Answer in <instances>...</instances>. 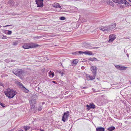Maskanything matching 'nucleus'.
<instances>
[{"instance_id":"nucleus-1","label":"nucleus","mask_w":131,"mask_h":131,"mask_svg":"<svg viewBox=\"0 0 131 131\" xmlns=\"http://www.w3.org/2000/svg\"><path fill=\"white\" fill-rule=\"evenodd\" d=\"M5 95L8 97L11 98L13 97L17 94V92L13 89H8L4 92Z\"/></svg>"},{"instance_id":"nucleus-2","label":"nucleus","mask_w":131,"mask_h":131,"mask_svg":"<svg viewBox=\"0 0 131 131\" xmlns=\"http://www.w3.org/2000/svg\"><path fill=\"white\" fill-rule=\"evenodd\" d=\"M116 26V25L115 23L113 25H110L109 26H102L100 28V30L103 31H107L110 30L114 28Z\"/></svg>"},{"instance_id":"nucleus-3","label":"nucleus","mask_w":131,"mask_h":131,"mask_svg":"<svg viewBox=\"0 0 131 131\" xmlns=\"http://www.w3.org/2000/svg\"><path fill=\"white\" fill-rule=\"evenodd\" d=\"M69 111H68L64 113L62 119V120L64 122H65L68 119L69 115Z\"/></svg>"},{"instance_id":"nucleus-4","label":"nucleus","mask_w":131,"mask_h":131,"mask_svg":"<svg viewBox=\"0 0 131 131\" xmlns=\"http://www.w3.org/2000/svg\"><path fill=\"white\" fill-rule=\"evenodd\" d=\"M35 2L38 7H41L43 5V0H36Z\"/></svg>"},{"instance_id":"nucleus-5","label":"nucleus","mask_w":131,"mask_h":131,"mask_svg":"<svg viewBox=\"0 0 131 131\" xmlns=\"http://www.w3.org/2000/svg\"><path fill=\"white\" fill-rule=\"evenodd\" d=\"M91 70L93 74L96 75L97 69L96 66H92L91 68Z\"/></svg>"},{"instance_id":"nucleus-6","label":"nucleus","mask_w":131,"mask_h":131,"mask_svg":"<svg viewBox=\"0 0 131 131\" xmlns=\"http://www.w3.org/2000/svg\"><path fill=\"white\" fill-rule=\"evenodd\" d=\"M115 66L117 69L121 70H125L127 68V67L122 66L115 65Z\"/></svg>"},{"instance_id":"nucleus-7","label":"nucleus","mask_w":131,"mask_h":131,"mask_svg":"<svg viewBox=\"0 0 131 131\" xmlns=\"http://www.w3.org/2000/svg\"><path fill=\"white\" fill-rule=\"evenodd\" d=\"M116 35L115 34L111 35L109 36V42H112L116 38Z\"/></svg>"},{"instance_id":"nucleus-8","label":"nucleus","mask_w":131,"mask_h":131,"mask_svg":"<svg viewBox=\"0 0 131 131\" xmlns=\"http://www.w3.org/2000/svg\"><path fill=\"white\" fill-rule=\"evenodd\" d=\"M30 106H31V108H33L35 106L36 102L35 100H32L30 101Z\"/></svg>"},{"instance_id":"nucleus-9","label":"nucleus","mask_w":131,"mask_h":131,"mask_svg":"<svg viewBox=\"0 0 131 131\" xmlns=\"http://www.w3.org/2000/svg\"><path fill=\"white\" fill-rule=\"evenodd\" d=\"M86 106L88 107L89 110L91 108L94 109L95 107V106L93 103H90L89 104V105H87Z\"/></svg>"},{"instance_id":"nucleus-10","label":"nucleus","mask_w":131,"mask_h":131,"mask_svg":"<svg viewBox=\"0 0 131 131\" xmlns=\"http://www.w3.org/2000/svg\"><path fill=\"white\" fill-rule=\"evenodd\" d=\"M30 48H34L38 47L39 45L35 43H33L30 44Z\"/></svg>"},{"instance_id":"nucleus-11","label":"nucleus","mask_w":131,"mask_h":131,"mask_svg":"<svg viewBox=\"0 0 131 131\" xmlns=\"http://www.w3.org/2000/svg\"><path fill=\"white\" fill-rule=\"evenodd\" d=\"M96 75L93 74V76H92L91 75H89L87 76V77L88 78H89V80H92L94 79L95 78Z\"/></svg>"},{"instance_id":"nucleus-12","label":"nucleus","mask_w":131,"mask_h":131,"mask_svg":"<svg viewBox=\"0 0 131 131\" xmlns=\"http://www.w3.org/2000/svg\"><path fill=\"white\" fill-rule=\"evenodd\" d=\"M23 47L25 49H29L30 48V44H25L23 46Z\"/></svg>"},{"instance_id":"nucleus-13","label":"nucleus","mask_w":131,"mask_h":131,"mask_svg":"<svg viewBox=\"0 0 131 131\" xmlns=\"http://www.w3.org/2000/svg\"><path fill=\"white\" fill-rule=\"evenodd\" d=\"M121 4H125L126 5L128 6L129 4L126 0H121Z\"/></svg>"},{"instance_id":"nucleus-14","label":"nucleus","mask_w":131,"mask_h":131,"mask_svg":"<svg viewBox=\"0 0 131 131\" xmlns=\"http://www.w3.org/2000/svg\"><path fill=\"white\" fill-rule=\"evenodd\" d=\"M49 77L51 78H52L54 76V73L51 71L49 72Z\"/></svg>"},{"instance_id":"nucleus-15","label":"nucleus","mask_w":131,"mask_h":131,"mask_svg":"<svg viewBox=\"0 0 131 131\" xmlns=\"http://www.w3.org/2000/svg\"><path fill=\"white\" fill-rule=\"evenodd\" d=\"M18 73L17 75V76L19 77H20L21 75L23 73V71L21 69H19Z\"/></svg>"},{"instance_id":"nucleus-16","label":"nucleus","mask_w":131,"mask_h":131,"mask_svg":"<svg viewBox=\"0 0 131 131\" xmlns=\"http://www.w3.org/2000/svg\"><path fill=\"white\" fill-rule=\"evenodd\" d=\"M84 53L85 54H86L88 55H92L93 53L91 51H86L84 52Z\"/></svg>"},{"instance_id":"nucleus-17","label":"nucleus","mask_w":131,"mask_h":131,"mask_svg":"<svg viewBox=\"0 0 131 131\" xmlns=\"http://www.w3.org/2000/svg\"><path fill=\"white\" fill-rule=\"evenodd\" d=\"M96 131H104V128L102 127H99L96 128Z\"/></svg>"},{"instance_id":"nucleus-18","label":"nucleus","mask_w":131,"mask_h":131,"mask_svg":"<svg viewBox=\"0 0 131 131\" xmlns=\"http://www.w3.org/2000/svg\"><path fill=\"white\" fill-rule=\"evenodd\" d=\"M19 69H13L12 70V72L13 73L17 75V73H18V71Z\"/></svg>"},{"instance_id":"nucleus-19","label":"nucleus","mask_w":131,"mask_h":131,"mask_svg":"<svg viewBox=\"0 0 131 131\" xmlns=\"http://www.w3.org/2000/svg\"><path fill=\"white\" fill-rule=\"evenodd\" d=\"M8 3L11 6H12L14 5V2L13 0H9L8 1Z\"/></svg>"},{"instance_id":"nucleus-20","label":"nucleus","mask_w":131,"mask_h":131,"mask_svg":"<svg viewBox=\"0 0 131 131\" xmlns=\"http://www.w3.org/2000/svg\"><path fill=\"white\" fill-rule=\"evenodd\" d=\"M17 83V85H19L21 88H25V86H23V84L20 82H18Z\"/></svg>"},{"instance_id":"nucleus-21","label":"nucleus","mask_w":131,"mask_h":131,"mask_svg":"<svg viewBox=\"0 0 131 131\" xmlns=\"http://www.w3.org/2000/svg\"><path fill=\"white\" fill-rule=\"evenodd\" d=\"M53 6L56 7H59V8H60V5L59 4L57 3H54V4H53Z\"/></svg>"},{"instance_id":"nucleus-22","label":"nucleus","mask_w":131,"mask_h":131,"mask_svg":"<svg viewBox=\"0 0 131 131\" xmlns=\"http://www.w3.org/2000/svg\"><path fill=\"white\" fill-rule=\"evenodd\" d=\"M115 129V127H114V126H111L108 128L107 129L110 131H112L113 130H114Z\"/></svg>"},{"instance_id":"nucleus-23","label":"nucleus","mask_w":131,"mask_h":131,"mask_svg":"<svg viewBox=\"0 0 131 131\" xmlns=\"http://www.w3.org/2000/svg\"><path fill=\"white\" fill-rule=\"evenodd\" d=\"M78 60L77 59L74 60L72 62V63L74 64L75 65H76L78 62Z\"/></svg>"},{"instance_id":"nucleus-24","label":"nucleus","mask_w":131,"mask_h":131,"mask_svg":"<svg viewBox=\"0 0 131 131\" xmlns=\"http://www.w3.org/2000/svg\"><path fill=\"white\" fill-rule=\"evenodd\" d=\"M113 1L115 3L121 4V0H113Z\"/></svg>"},{"instance_id":"nucleus-25","label":"nucleus","mask_w":131,"mask_h":131,"mask_svg":"<svg viewBox=\"0 0 131 131\" xmlns=\"http://www.w3.org/2000/svg\"><path fill=\"white\" fill-rule=\"evenodd\" d=\"M30 128V127L29 126H25L24 127V129L26 131L27 129H29Z\"/></svg>"},{"instance_id":"nucleus-26","label":"nucleus","mask_w":131,"mask_h":131,"mask_svg":"<svg viewBox=\"0 0 131 131\" xmlns=\"http://www.w3.org/2000/svg\"><path fill=\"white\" fill-rule=\"evenodd\" d=\"M23 89V90L24 91V92L26 93H27L29 92V90L26 89V88L25 87V88H22Z\"/></svg>"},{"instance_id":"nucleus-27","label":"nucleus","mask_w":131,"mask_h":131,"mask_svg":"<svg viewBox=\"0 0 131 131\" xmlns=\"http://www.w3.org/2000/svg\"><path fill=\"white\" fill-rule=\"evenodd\" d=\"M58 71V72L59 73H60L61 74L62 76L63 75V74H64V72H63L60 70H59V71Z\"/></svg>"},{"instance_id":"nucleus-28","label":"nucleus","mask_w":131,"mask_h":131,"mask_svg":"<svg viewBox=\"0 0 131 131\" xmlns=\"http://www.w3.org/2000/svg\"><path fill=\"white\" fill-rule=\"evenodd\" d=\"M106 2L107 3V4H110L111 2L110 1V0H106Z\"/></svg>"},{"instance_id":"nucleus-29","label":"nucleus","mask_w":131,"mask_h":131,"mask_svg":"<svg viewBox=\"0 0 131 131\" xmlns=\"http://www.w3.org/2000/svg\"><path fill=\"white\" fill-rule=\"evenodd\" d=\"M18 43L17 41H15L13 42V45L15 46H16L17 45Z\"/></svg>"},{"instance_id":"nucleus-30","label":"nucleus","mask_w":131,"mask_h":131,"mask_svg":"<svg viewBox=\"0 0 131 131\" xmlns=\"http://www.w3.org/2000/svg\"><path fill=\"white\" fill-rule=\"evenodd\" d=\"M0 104L1 105V106H2L3 107H5V104H4V103H1V102H0Z\"/></svg>"},{"instance_id":"nucleus-31","label":"nucleus","mask_w":131,"mask_h":131,"mask_svg":"<svg viewBox=\"0 0 131 131\" xmlns=\"http://www.w3.org/2000/svg\"><path fill=\"white\" fill-rule=\"evenodd\" d=\"M65 19V17H60V19L61 20H64Z\"/></svg>"},{"instance_id":"nucleus-32","label":"nucleus","mask_w":131,"mask_h":131,"mask_svg":"<svg viewBox=\"0 0 131 131\" xmlns=\"http://www.w3.org/2000/svg\"><path fill=\"white\" fill-rule=\"evenodd\" d=\"M8 37H8L6 36H3L2 37V38L3 39H7Z\"/></svg>"},{"instance_id":"nucleus-33","label":"nucleus","mask_w":131,"mask_h":131,"mask_svg":"<svg viewBox=\"0 0 131 131\" xmlns=\"http://www.w3.org/2000/svg\"><path fill=\"white\" fill-rule=\"evenodd\" d=\"M72 54L74 55H76L78 54V52H74Z\"/></svg>"},{"instance_id":"nucleus-34","label":"nucleus","mask_w":131,"mask_h":131,"mask_svg":"<svg viewBox=\"0 0 131 131\" xmlns=\"http://www.w3.org/2000/svg\"><path fill=\"white\" fill-rule=\"evenodd\" d=\"M78 52V53H79L80 54H81L82 53H84V52H82L81 51H79Z\"/></svg>"},{"instance_id":"nucleus-35","label":"nucleus","mask_w":131,"mask_h":131,"mask_svg":"<svg viewBox=\"0 0 131 131\" xmlns=\"http://www.w3.org/2000/svg\"><path fill=\"white\" fill-rule=\"evenodd\" d=\"M0 85H1L2 86H4V84L2 83L1 82H0Z\"/></svg>"},{"instance_id":"nucleus-36","label":"nucleus","mask_w":131,"mask_h":131,"mask_svg":"<svg viewBox=\"0 0 131 131\" xmlns=\"http://www.w3.org/2000/svg\"><path fill=\"white\" fill-rule=\"evenodd\" d=\"M6 31H7V32H7V33H12V32L11 31H9V30H7Z\"/></svg>"},{"instance_id":"nucleus-37","label":"nucleus","mask_w":131,"mask_h":131,"mask_svg":"<svg viewBox=\"0 0 131 131\" xmlns=\"http://www.w3.org/2000/svg\"><path fill=\"white\" fill-rule=\"evenodd\" d=\"M40 37H40V36H37L36 37H34V38H37L38 39H39V38H40Z\"/></svg>"},{"instance_id":"nucleus-38","label":"nucleus","mask_w":131,"mask_h":131,"mask_svg":"<svg viewBox=\"0 0 131 131\" xmlns=\"http://www.w3.org/2000/svg\"><path fill=\"white\" fill-rule=\"evenodd\" d=\"M42 109V108L41 107H39L38 108L39 110V111H41Z\"/></svg>"},{"instance_id":"nucleus-39","label":"nucleus","mask_w":131,"mask_h":131,"mask_svg":"<svg viewBox=\"0 0 131 131\" xmlns=\"http://www.w3.org/2000/svg\"><path fill=\"white\" fill-rule=\"evenodd\" d=\"M93 59L94 61H96L97 60L96 58L94 57L93 58Z\"/></svg>"},{"instance_id":"nucleus-40","label":"nucleus","mask_w":131,"mask_h":131,"mask_svg":"<svg viewBox=\"0 0 131 131\" xmlns=\"http://www.w3.org/2000/svg\"><path fill=\"white\" fill-rule=\"evenodd\" d=\"M12 25H6V26H3L4 27H7V26H12Z\"/></svg>"},{"instance_id":"nucleus-41","label":"nucleus","mask_w":131,"mask_h":131,"mask_svg":"<svg viewBox=\"0 0 131 131\" xmlns=\"http://www.w3.org/2000/svg\"><path fill=\"white\" fill-rule=\"evenodd\" d=\"M52 82L53 83H55V84H57V83H56V82L54 81H52Z\"/></svg>"},{"instance_id":"nucleus-42","label":"nucleus","mask_w":131,"mask_h":131,"mask_svg":"<svg viewBox=\"0 0 131 131\" xmlns=\"http://www.w3.org/2000/svg\"><path fill=\"white\" fill-rule=\"evenodd\" d=\"M13 130V129H11V130H8V131H12Z\"/></svg>"},{"instance_id":"nucleus-43","label":"nucleus","mask_w":131,"mask_h":131,"mask_svg":"<svg viewBox=\"0 0 131 131\" xmlns=\"http://www.w3.org/2000/svg\"><path fill=\"white\" fill-rule=\"evenodd\" d=\"M98 47H93L92 48H97Z\"/></svg>"},{"instance_id":"nucleus-44","label":"nucleus","mask_w":131,"mask_h":131,"mask_svg":"<svg viewBox=\"0 0 131 131\" xmlns=\"http://www.w3.org/2000/svg\"><path fill=\"white\" fill-rule=\"evenodd\" d=\"M18 131H23L22 130H18Z\"/></svg>"},{"instance_id":"nucleus-45","label":"nucleus","mask_w":131,"mask_h":131,"mask_svg":"<svg viewBox=\"0 0 131 131\" xmlns=\"http://www.w3.org/2000/svg\"><path fill=\"white\" fill-rule=\"evenodd\" d=\"M11 33H7V34H8V35H10L11 34Z\"/></svg>"},{"instance_id":"nucleus-46","label":"nucleus","mask_w":131,"mask_h":131,"mask_svg":"<svg viewBox=\"0 0 131 131\" xmlns=\"http://www.w3.org/2000/svg\"><path fill=\"white\" fill-rule=\"evenodd\" d=\"M130 2H131V0H128Z\"/></svg>"},{"instance_id":"nucleus-47","label":"nucleus","mask_w":131,"mask_h":131,"mask_svg":"<svg viewBox=\"0 0 131 131\" xmlns=\"http://www.w3.org/2000/svg\"><path fill=\"white\" fill-rule=\"evenodd\" d=\"M1 25H0V28L1 27Z\"/></svg>"},{"instance_id":"nucleus-48","label":"nucleus","mask_w":131,"mask_h":131,"mask_svg":"<svg viewBox=\"0 0 131 131\" xmlns=\"http://www.w3.org/2000/svg\"><path fill=\"white\" fill-rule=\"evenodd\" d=\"M127 56L128 57V55H127Z\"/></svg>"},{"instance_id":"nucleus-49","label":"nucleus","mask_w":131,"mask_h":131,"mask_svg":"<svg viewBox=\"0 0 131 131\" xmlns=\"http://www.w3.org/2000/svg\"><path fill=\"white\" fill-rule=\"evenodd\" d=\"M60 64H61V65H62V64L61 63H60Z\"/></svg>"},{"instance_id":"nucleus-50","label":"nucleus","mask_w":131,"mask_h":131,"mask_svg":"<svg viewBox=\"0 0 131 131\" xmlns=\"http://www.w3.org/2000/svg\"><path fill=\"white\" fill-rule=\"evenodd\" d=\"M41 130V131H43V130Z\"/></svg>"},{"instance_id":"nucleus-51","label":"nucleus","mask_w":131,"mask_h":131,"mask_svg":"<svg viewBox=\"0 0 131 131\" xmlns=\"http://www.w3.org/2000/svg\"><path fill=\"white\" fill-rule=\"evenodd\" d=\"M11 61L12 62L13 61H12V60H11Z\"/></svg>"},{"instance_id":"nucleus-52","label":"nucleus","mask_w":131,"mask_h":131,"mask_svg":"<svg viewBox=\"0 0 131 131\" xmlns=\"http://www.w3.org/2000/svg\"><path fill=\"white\" fill-rule=\"evenodd\" d=\"M130 84H131V82H130Z\"/></svg>"}]
</instances>
